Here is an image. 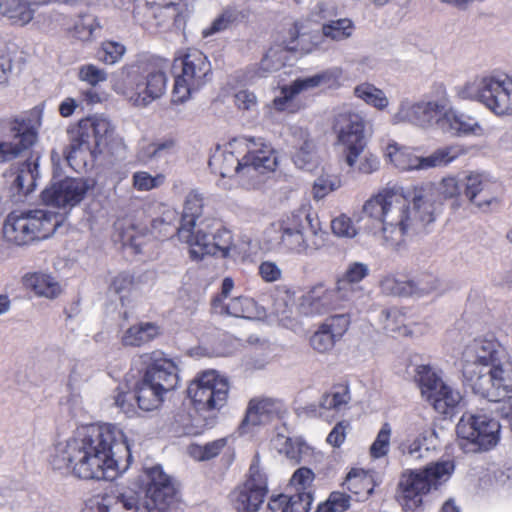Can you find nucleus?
Wrapping results in <instances>:
<instances>
[{"instance_id": "1", "label": "nucleus", "mask_w": 512, "mask_h": 512, "mask_svg": "<svg viewBox=\"0 0 512 512\" xmlns=\"http://www.w3.org/2000/svg\"><path fill=\"white\" fill-rule=\"evenodd\" d=\"M131 443L116 424L81 426L51 454L54 469L78 478L112 481L123 474L131 461Z\"/></svg>"}, {"instance_id": "2", "label": "nucleus", "mask_w": 512, "mask_h": 512, "mask_svg": "<svg viewBox=\"0 0 512 512\" xmlns=\"http://www.w3.org/2000/svg\"><path fill=\"white\" fill-rule=\"evenodd\" d=\"M367 231L383 245L400 249L406 239L426 232L436 219L432 184L416 187L411 200L397 186L384 187L362 206Z\"/></svg>"}, {"instance_id": "3", "label": "nucleus", "mask_w": 512, "mask_h": 512, "mask_svg": "<svg viewBox=\"0 0 512 512\" xmlns=\"http://www.w3.org/2000/svg\"><path fill=\"white\" fill-rule=\"evenodd\" d=\"M214 174L251 188L278 166V154L263 138L238 137L218 146L209 159Z\"/></svg>"}, {"instance_id": "4", "label": "nucleus", "mask_w": 512, "mask_h": 512, "mask_svg": "<svg viewBox=\"0 0 512 512\" xmlns=\"http://www.w3.org/2000/svg\"><path fill=\"white\" fill-rule=\"evenodd\" d=\"M145 501L140 502L136 492L129 490L117 496L97 495L89 502L86 512H153L165 511L177 500L171 477L160 465L145 467L140 475Z\"/></svg>"}, {"instance_id": "5", "label": "nucleus", "mask_w": 512, "mask_h": 512, "mask_svg": "<svg viewBox=\"0 0 512 512\" xmlns=\"http://www.w3.org/2000/svg\"><path fill=\"white\" fill-rule=\"evenodd\" d=\"M168 61L157 56H143L120 69L113 78L112 90L136 108H147L167 91Z\"/></svg>"}, {"instance_id": "6", "label": "nucleus", "mask_w": 512, "mask_h": 512, "mask_svg": "<svg viewBox=\"0 0 512 512\" xmlns=\"http://www.w3.org/2000/svg\"><path fill=\"white\" fill-rule=\"evenodd\" d=\"M273 226L279 233L277 248L283 253L309 256L327 245L328 234L309 207L282 215Z\"/></svg>"}, {"instance_id": "7", "label": "nucleus", "mask_w": 512, "mask_h": 512, "mask_svg": "<svg viewBox=\"0 0 512 512\" xmlns=\"http://www.w3.org/2000/svg\"><path fill=\"white\" fill-rule=\"evenodd\" d=\"M455 469L454 462L442 460L423 469L407 470L399 481L398 498L406 512H414L422 505L423 497L447 482Z\"/></svg>"}, {"instance_id": "8", "label": "nucleus", "mask_w": 512, "mask_h": 512, "mask_svg": "<svg viewBox=\"0 0 512 512\" xmlns=\"http://www.w3.org/2000/svg\"><path fill=\"white\" fill-rule=\"evenodd\" d=\"M458 97L477 100L497 116L512 115V77L503 73L480 75L456 88Z\"/></svg>"}, {"instance_id": "9", "label": "nucleus", "mask_w": 512, "mask_h": 512, "mask_svg": "<svg viewBox=\"0 0 512 512\" xmlns=\"http://www.w3.org/2000/svg\"><path fill=\"white\" fill-rule=\"evenodd\" d=\"M61 222V215L46 209L13 211L4 222L3 234L9 242L27 245L53 235Z\"/></svg>"}, {"instance_id": "10", "label": "nucleus", "mask_w": 512, "mask_h": 512, "mask_svg": "<svg viewBox=\"0 0 512 512\" xmlns=\"http://www.w3.org/2000/svg\"><path fill=\"white\" fill-rule=\"evenodd\" d=\"M356 26L348 17L330 19L321 25L319 32L310 34L303 30L300 23L290 28L291 40L287 42L288 49L300 54H309L315 51H327L331 43H342L351 39Z\"/></svg>"}, {"instance_id": "11", "label": "nucleus", "mask_w": 512, "mask_h": 512, "mask_svg": "<svg viewBox=\"0 0 512 512\" xmlns=\"http://www.w3.org/2000/svg\"><path fill=\"white\" fill-rule=\"evenodd\" d=\"M174 63L181 67V71L175 76L171 101L173 104H183L208 83L211 64L207 56L196 49H189L177 56Z\"/></svg>"}, {"instance_id": "12", "label": "nucleus", "mask_w": 512, "mask_h": 512, "mask_svg": "<svg viewBox=\"0 0 512 512\" xmlns=\"http://www.w3.org/2000/svg\"><path fill=\"white\" fill-rule=\"evenodd\" d=\"M456 433L465 453L485 452L498 445L501 425L489 415L465 413L457 423Z\"/></svg>"}, {"instance_id": "13", "label": "nucleus", "mask_w": 512, "mask_h": 512, "mask_svg": "<svg viewBox=\"0 0 512 512\" xmlns=\"http://www.w3.org/2000/svg\"><path fill=\"white\" fill-rule=\"evenodd\" d=\"M461 155L457 146H446L436 149L430 155H417L414 148L403 146L395 141L389 142L384 149L385 158L398 170L420 171L444 167Z\"/></svg>"}, {"instance_id": "14", "label": "nucleus", "mask_w": 512, "mask_h": 512, "mask_svg": "<svg viewBox=\"0 0 512 512\" xmlns=\"http://www.w3.org/2000/svg\"><path fill=\"white\" fill-rule=\"evenodd\" d=\"M185 243L189 245L191 257L194 259H201L205 255L226 258L236 250L231 231L216 219L201 221L191 241Z\"/></svg>"}, {"instance_id": "15", "label": "nucleus", "mask_w": 512, "mask_h": 512, "mask_svg": "<svg viewBox=\"0 0 512 512\" xmlns=\"http://www.w3.org/2000/svg\"><path fill=\"white\" fill-rule=\"evenodd\" d=\"M415 379L422 397L440 414L448 415L460 404L462 395L458 389L446 383L441 374L428 365L416 368Z\"/></svg>"}, {"instance_id": "16", "label": "nucleus", "mask_w": 512, "mask_h": 512, "mask_svg": "<svg viewBox=\"0 0 512 512\" xmlns=\"http://www.w3.org/2000/svg\"><path fill=\"white\" fill-rule=\"evenodd\" d=\"M505 353L493 335L478 336L469 340L461 353V368L467 381L482 375L499 357Z\"/></svg>"}, {"instance_id": "17", "label": "nucleus", "mask_w": 512, "mask_h": 512, "mask_svg": "<svg viewBox=\"0 0 512 512\" xmlns=\"http://www.w3.org/2000/svg\"><path fill=\"white\" fill-rule=\"evenodd\" d=\"M187 393L197 409L219 410L227 402L229 383L217 371L207 370L191 381Z\"/></svg>"}, {"instance_id": "18", "label": "nucleus", "mask_w": 512, "mask_h": 512, "mask_svg": "<svg viewBox=\"0 0 512 512\" xmlns=\"http://www.w3.org/2000/svg\"><path fill=\"white\" fill-rule=\"evenodd\" d=\"M442 110L441 101L403 97L389 111V123L393 126L410 125L426 130L435 125V117Z\"/></svg>"}, {"instance_id": "19", "label": "nucleus", "mask_w": 512, "mask_h": 512, "mask_svg": "<svg viewBox=\"0 0 512 512\" xmlns=\"http://www.w3.org/2000/svg\"><path fill=\"white\" fill-rule=\"evenodd\" d=\"M335 129L337 143L342 148L346 164L350 168L356 167L357 161L367 145L364 134V118L355 112L340 113L336 118Z\"/></svg>"}, {"instance_id": "20", "label": "nucleus", "mask_w": 512, "mask_h": 512, "mask_svg": "<svg viewBox=\"0 0 512 512\" xmlns=\"http://www.w3.org/2000/svg\"><path fill=\"white\" fill-rule=\"evenodd\" d=\"M437 433L424 418L410 419L396 439V450L404 457L421 460L436 446Z\"/></svg>"}, {"instance_id": "21", "label": "nucleus", "mask_w": 512, "mask_h": 512, "mask_svg": "<svg viewBox=\"0 0 512 512\" xmlns=\"http://www.w3.org/2000/svg\"><path fill=\"white\" fill-rule=\"evenodd\" d=\"M479 378L471 380L474 391L491 402H498L512 392V362L506 353Z\"/></svg>"}, {"instance_id": "22", "label": "nucleus", "mask_w": 512, "mask_h": 512, "mask_svg": "<svg viewBox=\"0 0 512 512\" xmlns=\"http://www.w3.org/2000/svg\"><path fill=\"white\" fill-rule=\"evenodd\" d=\"M37 140V131L31 120L24 116L0 124V164L17 158L32 147Z\"/></svg>"}, {"instance_id": "23", "label": "nucleus", "mask_w": 512, "mask_h": 512, "mask_svg": "<svg viewBox=\"0 0 512 512\" xmlns=\"http://www.w3.org/2000/svg\"><path fill=\"white\" fill-rule=\"evenodd\" d=\"M267 477L255 455L245 483L231 494L234 507L238 512H256L262 506L267 495Z\"/></svg>"}, {"instance_id": "24", "label": "nucleus", "mask_w": 512, "mask_h": 512, "mask_svg": "<svg viewBox=\"0 0 512 512\" xmlns=\"http://www.w3.org/2000/svg\"><path fill=\"white\" fill-rule=\"evenodd\" d=\"M348 302L337 285L332 287L325 282L312 285L298 302V310L305 316L315 317L340 309Z\"/></svg>"}, {"instance_id": "25", "label": "nucleus", "mask_w": 512, "mask_h": 512, "mask_svg": "<svg viewBox=\"0 0 512 512\" xmlns=\"http://www.w3.org/2000/svg\"><path fill=\"white\" fill-rule=\"evenodd\" d=\"M145 366L144 377L166 391L176 389L180 382L178 363L161 350L141 354L136 360Z\"/></svg>"}, {"instance_id": "26", "label": "nucleus", "mask_w": 512, "mask_h": 512, "mask_svg": "<svg viewBox=\"0 0 512 512\" xmlns=\"http://www.w3.org/2000/svg\"><path fill=\"white\" fill-rule=\"evenodd\" d=\"M89 189L88 180L66 177L51 183L49 187L44 189L41 193V199L46 205L70 210L83 201Z\"/></svg>"}, {"instance_id": "27", "label": "nucleus", "mask_w": 512, "mask_h": 512, "mask_svg": "<svg viewBox=\"0 0 512 512\" xmlns=\"http://www.w3.org/2000/svg\"><path fill=\"white\" fill-rule=\"evenodd\" d=\"M286 414L287 408L281 400L268 397L252 398L239 427L240 432L245 434L250 432L251 427L267 424L274 419L282 420Z\"/></svg>"}, {"instance_id": "28", "label": "nucleus", "mask_w": 512, "mask_h": 512, "mask_svg": "<svg viewBox=\"0 0 512 512\" xmlns=\"http://www.w3.org/2000/svg\"><path fill=\"white\" fill-rule=\"evenodd\" d=\"M349 325L350 318L346 314L327 317L310 336L311 348L319 354L330 353L347 332Z\"/></svg>"}, {"instance_id": "29", "label": "nucleus", "mask_w": 512, "mask_h": 512, "mask_svg": "<svg viewBox=\"0 0 512 512\" xmlns=\"http://www.w3.org/2000/svg\"><path fill=\"white\" fill-rule=\"evenodd\" d=\"M435 125L452 136L481 137L486 134L485 129L475 117L452 107L445 108L444 104L443 110L435 117Z\"/></svg>"}, {"instance_id": "30", "label": "nucleus", "mask_w": 512, "mask_h": 512, "mask_svg": "<svg viewBox=\"0 0 512 512\" xmlns=\"http://www.w3.org/2000/svg\"><path fill=\"white\" fill-rule=\"evenodd\" d=\"M187 19V4L171 5L146 13L143 22L145 29L151 33L177 32L184 29Z\"/></svg>"}, {"instance_id": "31", "label": "nucleus", "mask_w": 512, "mask_h": 512, "mask_svg": "<svg viewBox=\"0 0 512 512\" xmlns=\"http://www.w3.org/2000/svg\"><path fill=\"white\" fill-rule=\"evenodd\" d=\"M495 182L484 172H469L464 176V196L479 209L486 210L497 202Z\"/></svg>"}, {"instance_id": "32", "label": "nucleus", "mask_w": 512, "mask_h": 512, "mask_svg": "<svg viewBox=\"0 0 512 512\" xmlns=\"http://www.w3.org/2000/svg\"><path fill=\"white\" fill-rule=\"evenodd\" d=\"M213 312L220 315L240 317L249 320L262 321L267 318L266 309L253 298L238 296L224 301L221 297H215L212 301Z\"/></svg>"}, {"instance_id": "33", "label": "nucleus", "mask_w": 512, "mask_h": 512, "mask_svg": "<svg viewBox=\"0 0 512 512\" xmlns=\"http://www.w3.org/2000/svg\"><path fill=\"white\" fill-rule=\"evenodd\" d=\"M84 121L90 134H93L94 153L114 154L116 149H125L123 139L115 133V127L108 118L95 115Z\"/></svg>"}, {"instance_id": "34", "label": "nucleus", "mask_w": 512, "mask_h": 512, "mask_svg": "<svg viewBox=\"0 0 512 512\" xmlns=\"http://www.w3.org/2000/svg\"><path fill=\"white\" fill-rule=\"evenodd\" d=\"M291 40L290 30L288 37L285 38L280 45L269 48L259 65L249 67L245 73V82L247 84H255L259 79L267 77L270 73L280 69L287 60L288 52H295L288 49L287 42Z\"/></svg>"}, {"instance_id": "35", "label": "nucleus", "mask_w": 512, "mask_h": 512, "mask_svg": "<svg viewBox=\"0 0 512 512\" xmlns=\"http://www.w3.org/2000/svg\"><path fill=\"white\" fill-rule=\"evenodd\" d=\"M350 400L351 396L347 385H334L321 397L317 415L329 421L334 418L336 414L346 410Z\"/></svg>"}, {"instance_id": "36", "label": "nucleus", "mask_w": 512, "mask_h": 512, "mask_svg": "<svg viewBox=\"0 0 512 512\" xmlns=\"http://www.w3.org/2000/svg\"><path fill=\"white\" fill-rule=\"evenodd\" d=\"M203 210V196L197 191H191L185 198L181 225L178 228V238L180 241H191L192 235L196 232L197 219L201 216Z\"/></svg>"}, {"instance_id": "37", "label": "nucleus", "mask_w": 512, "mask_h": 512, "mask_svg": "<svg viewBox=\"0 0 512 512\" xmlns=\"http://www.w3.org/2000/svg\"><path fill=\"white\" fill-rule=\"evenodd\" d=\"M41 5L38 0H0V16L13 24L24 26L32 21L36 9Z\"/></svg>"}, {"instance_id": "38", "label": "nucleus", "mask_w": 512, "mask_h": 512, "mask_svg": "<svg viewBox=\"0 0 512 512\" xmlns=\"http://www.w3.org/2000/svg\"><path fill=\"white\" fill-rule=\"evenodd\" d=\"M23 285L37 297L55 299L62 293L60 282L49 273H28L23 277Z\"/></svg>"}, {"instance_id": "39", "label": "nucleus", "mask_w": 512, "mask_h": 512, "mask_svg": "<svg viewBox=\"0 0 512 512\" xmlns=\"http://www.w3.org/2000/svg\"><path fill=\"white\" fill-rule=\"evenodd\" d=\"M166 392V389L143 376L134 388V397L138 409L146 412L157 409L161 405L163 395Z\"/></svg>"}, {"instance_id": "40", "label": "nucleus", "mask_w": 512, "mask_h": 512, "mask_svg": "<svg viewBox=\"0 0 512 512\" xmlns=\"http://www.w3.org/2000/svg\"><path fill=\"white\" fill-rule=\"evenodd\" d=\"M161 333L160 327L153 322H139L123 330L120 342L124 347H141Z\"/></svg>"}, {"instance_id": "41", "label": "nucleus", "mask_w": 512, "mask_h": 512, "mask_svg": "<svg viewBox=\"0 0 512 512\" xmlns=\"http://www.w3.org/2000/svg\"><path fill=\"white\" fill-rule=\"evenodd\" d=\"M271 445L278 453L295 463H300L304 455L309 452V446L300 438L288 436L285 427L271 439Z\"/></svg>"}, {"instance_id": "42", "label": "nucleus", "mask_w": 512, "mask_h": 512, "mask_svg": "<svg viewBox=\"0 0 512 512\" xmlns=\"http://www.w3.org/2000/svg\"><path fill=\"white\" fill-rule=\"evenodd\" d=\"M312 501V494H281L271 498L268 509L270 512H309Z\"/></svg>"}, {"instance_id": "43", "label": "nucleus", "mask_w": 512, "mask_h": 512, "mask_svg": "<svg viewBox=\"0 0 512 512\" xmlns=\"http://www.w3.org/2000/svg\"><path fill=\"white\" fill-rule=\"evenodd\" d=\"M306 92L301 79L297 78L290 84L280 87V94L273 99L271 107L278 112L295 113L299 110L296 98Z\"/></svg>"}, {"instance_id": "44", "label": "nucleus", "mask_w": 512, "mask_h": 512, "mask_svg": "<svg viewBox=\"0 0 512 512\" xmlns=\"http://www.w3.org/2000/svg\"><path fill=\"white\" fill-rule=\"evenodd\" d=\"M369 267L362 262H351L348 264L345 272L338 278L336 285L339 291L350 301L353 294L357 291L356 284L369 275Z\"/></svg>"}, {"instance_id": "45", "label": "nucleus", "mask_w": 512, "mask_h": 512, "mask_svg": "<svg viewBox=\"0 0 512 512\" xmlns=\"http://www.w3.org/2000/svg\"><path fill=\"white\" fill-rule=\"evenodd\" d=\"M344 484L350 492L358 496L357 500L368 498L375 487L372 474L359 468L350 470Z\"/></svg>"}, {"instance_id": "46", "label": "nucleus", "mask_w": 512, "mask_h": 512, "mask_svg": "<svg viewBox=\"0 0 512 512\" xmlns=\"http://www.w3.org/2000/svg\"><path fill=\"white\" fill-rule=\"evenodd\" d=\"M69 144L64 151L65 158L70 164L75 154L84 149H90V132L84 120L72 126L67 131Z\"/></svg>"}, {"instance_id": "47", "label": "nucleus", "mask_w": 512, "mask_h": 512, "mask_svg": "<svg viewBox=\"0 0 512 512\" xmlns=\"http://www.w3.org/2000/svg\"><path fill=\"white\" fill-rule=\"evenodd\" d=\"M384 328L388 332L396 333L400 336L418 337L426 333L424 326H418V330L414 331L407 325L405 315L398 309H390L383 312Z\"/></svg>"}, {"instance_id": "48", "label": "nucleus", "mask_w": 512, "mask_h": 512, "mask_svg": "<svg viewBox=\"0 0 512 512\" xmlns=\"http://www.w3.org/2000/svg\"><path fill=\"white\" fill-rule=\"evenodd\" d=\"M354 94L364 103L378 111H385L390 105V100L386 93L368 82L357 85L354 89Z\"/></svg>"}, {"instance_id": "49", "label": "nucleus", "mask_w": 512, "mask_h": 512, "mask_svg": "<svg viewBox=\"0 0 512 512\" xmlns=\"http://www.w3.org/2000/svg\"><path fill=\"white\" fill-rule=\"evenodd\" d=\"M341 77L342 69L333 67L308 77H301L300 79L307 92H309L319 87L334 88L339 85Z\"/></svg>"}, {"instance_id": "50", "label": "nucleus", "mask_w": 512, "mask_h": 512, "mask_svg": "<svg viewBox=\"0 0 512 512\" xmlns=\"http://www.w3.org/2000/svg\"><path fill=\"white\" fill-rule=\"evenodd\" d=\"M273 314L276 316L279 324L285 328L295 330L299 326V322L293 313V298L288 293L275 298Z\"/></svg>"}, {"instance_id": "51", "label": "nucleus", "mask_w": 512, "mask_h": 512, "mask_svg": "<svg viewBox=\"0 0 512 512\" xmlns=\"http://www.w3.org/2000/svg\"><path fill=\"white\" fill-rule=\"evenodd\" d=\"M438 192L445 200H453V207L461 206L464 195V177L461 179L455 175H449L441 179L438 184Z\"/></svg>"}, {"instance_id": "52", "label": "nucleus", "mask_w": 512, "mask_h": 512, "mask_svg": "<svg viewBox=\"0 0 512 512\" xmlns=\"http://www.w3.org/2000/svg\"><path fill=\"white\" fill-rule=\"evenodd\" d=\"M413 281L401 274H387L380 281L381 291L392 296H412Z\"/></svg>"}, {"instance_id": "53", "label": "nucleus", "mask_w": 512, "mask_h": 512, "mask_svg": "<svg viewBox=\"0 0 512 512\" xmlns=\"http://www.w3.org/2000/svg\"><path fill=\"white\" fill-rule=\"evenodd\" d=\"M38 177V165L36 162L23 163L17 172L14 180V185L24 195L31 193L36 186V179Z\"/></svg>"}, {"instance_id": "54", "label": "nucleus", "mask_w": 512, "mask_h": 512, "mask_svg": "<svg viewBox=\"0 0 512 512\" xmlns=\"http://www.w3.org/2000/svg\"><path fill=\"white\" fill-rule=\"evenodd\" d=\"M342 186L339 175L323 172L319 175L313 184L312 193L315 200H321L330 193L338 190Z\"/></svg>"}, {"instance_id": "55", "label": "nucleus", "mask_w": 512, "mask_h": 512, "mask_svg": "<svg viewBox=\"0 0 512 512\" xmlns=\"http://www.w3.org/2000/svg\"><path fill=\"white\" fill-rule=\"evenodd\" d=\"M226 444L227 441L225 438H220L204 445L191 444L188 447V453L198 461L210 460L219 455Z\"/></svg>"}, {"instance_id": "56", "label": "nucleus", "mask_w": 512, "mask_h": 512, "mask_svg": "<svg viewBox=\"0 0 512 512\" xmlns=\"http://www.w3.org/2000/svg\"><path fill=\"white\" fill-rule=\"evenodd\" d=\"M314 480V473L311 469L301 467L297 469L289 482L288 490L289 493L302 495L303 493H311V485Z\"/></svg>"}, {"instance_id": "57", "label": "nucleus", "mask_w": 512, "mask_h": 512, "mask_svg": "<svg viewBox=\"0 0 512 512\" xmlns=\"http://www.w3.org/2000/svg\"><path fill=\"white\" fill-rule=\"evenodd\" d=\"M392 427L388 422L382 424L375 440L370 446V456L374 459L385 457L390 451Z\"/></svg>"}, {"instance_id": "58", "label": "nucleus", "mask_w": 512, "mask_h": 512, "mask_svg": "<svg viewBox=\"0 0 512 512\" xmlns=\"http://www.w3.org/2000/svg\"><path fill=\"white\" fill-rule=\"evenodd\" d=\"M412 296H425L432 293L442 292L441 280L432 274H425L413 279Z\"/></svg>"}, {"instance_id": "59", "label": "nucleus", "mask_w": 512, "mask_h": 512, "mask_svg": "<svg viewBox=\"0 0 512 512\" xmlns=\"http://www.w3.org/2000/svg\"><path fill=\"white\" fill-rule=\"evenodd\" d=\"M292 160L295 166L302 170L310 171L317 165L318 159L315 151V143L306 144L294 148Z\"/></svg>"}, {"instance_id": "60", "label": "nucleus", "mask_w": 512, "mask_h": 512, "mask_svg": "<svg viewBox=\"0 0 512 512\" xmlns=\"http://www.w3.org/2000/svg\"><path fill=\"white\" fill-rule=\"evenodd\" d=\"M235 20L234 14L230 10L223 11L218 15L210 25L204 27L201 36L205 40L212 39L215 35L227 30Z\"/></svg>"}, {"instance_id": "61", "label": "nucleus", "mask_w": 512, "mask_h": 512, "mask_svg": "<svg viewBox=\"0 0 512 512\" xmlns=\"http://www.w3.org/2000/svg\"><path fill=\"white\" fill-rule=\"evenodd\" d=\"M331 230L339 238L353 239L358 235V227L346 214H340L332 219Z\"/></svg>"}, {"instance_id": "62", "label": "nucleus", "mask_w": 512, "mask_h": 512, "mask_svg": "<svg viewBox=\"0 0 512 512\" xmlns=\"http://www.w3.org/2000/svg\"><path fill=\"white\" fill-rule=\"evenodd\" d=\"M125 52L126 48L123 44L115 41H105L102 43L97 56L100 61L113 65L122 59Z\"/></svg>"}, {"instance_id": "63", "label": "nucleus", "mask_w": 512, "mask_h": 512, "mask_svg": "<svg viewBox=\"0 0 512 512\" xmlns=\"http://www.w3.org/2000/svg\"><path fill=\"white\" fill-rule=\"evenodd\" d=\"M113 404L120 409L128 417H134L137 415V402L134 397V393L125 392L121 389H116L112 396Z\"/></svg>"}, {"instance_id": "64", "label": "nucleus", "mask_w": 512, "mask_h": 512, "mask_svg": "<svg viewBox=\"0 0 512 512\" xmlns=\"http://www.w3.org/2000/svg\"><path fill=\"white\" fill-rule=\"evenodd\" d=\"M165 181L163 174L152 176L146 171H138L133 174V186L139 191H149L161 186Z\"/></svg>"}]
</instances>
